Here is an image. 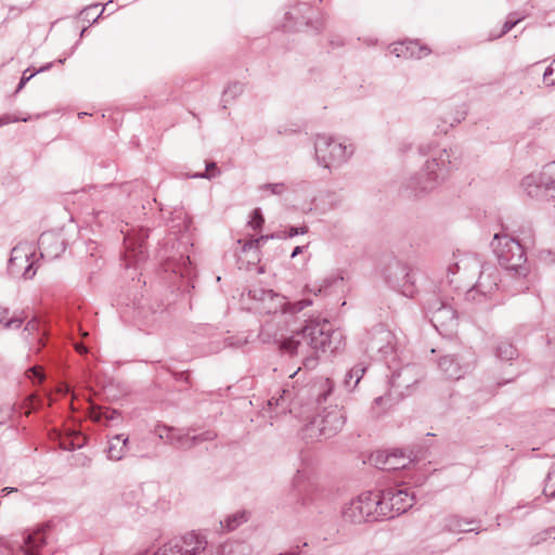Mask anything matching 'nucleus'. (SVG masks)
Here are the masks:
<instances>
[{"mask_svg":"<svg viewBox=\"0 0 555 555\" xmlns=\"http://www.w3.org/2000/svg\"><path fill=\"white\" fill-rule=\"evenodd\" d=\"M170 229L175 232L181 233L186 232L191 228V219L186 217V215L182 210L176 211L175 218L171 220Z\"/></svg>","mask_w":555,"mask_h":555,"instance_id":"nucleus-32","label":"nucleus"},{"mask_svg":"<svg viewBox=\"0 0 555 555\" xmlns=\"http://www.w3.org/2000/svg\"><path fill=\"white\" fill-rule=\"evenodd\" d=\"M387 499H389V492H387L386 489L380 493H374V502L376 505L373 507L376 521L393 518V513L389 509L391 501Z\"/></svg>","mask_w":555,"mask_h":555,"instance_id":"nucleus-23","label":"nucleus"},{"mask_svg":"<svg viewBox=\"0 0 555 555\" xmlns=\"http://www.w3.org/2000/svg\"><path fill=\"white\" fill-rule=\"evenodd\" d=\"M258 337L263 344H278L283 353L301 357L308 370L317 366L320 351L335 352L343 346V333L334 330L326 319L310 320L289 337H278L274 324L267 322L261 326Z\"/></svg>","mask_w":555,"mask_h":555,"instance_id":"nucleus-1","label":"nucleus"},{"mask_svg":"<svg viewBox=\"0 0 555 555\" xmlns=\"http://www.w3.org/2000/svg\"><path fill=\"white\" fill-rule=\"evenodd\" d=\"M244 91V85L241 82L230 83L225 90L223 91V102H228L229 100H234L236 96L242 94Z\"/></svg>","mask_w":555,"mask_h":555,"instance_id":"nucleus-35","label":"nucleus"},{"mask_svg":"<svg viewBox=\"0 0 555 555\" xmlns=\"http://www.w3.org/2000/svg\"><path fill=\"white\" fill-rule=\"evenodd\" d=\"M463 271L479 273L477 282L465 294V299L473 302H482L498 288L499 274L496 268L483 263L476 255H466L448 267V278Z\"/></svg>","mask_w":555,"mask_h":555,"instance_id":"nucleus-4","label":"nucleus"},{"mask_svg":"<svg viewBox=\"0 0 555 555\" xmlns=\"http://www.w3.org/2000/svg\"><path fill=\"white\" fill-rule=\"evenodd\" d=\"M38 248L41 258L53 260L64 253L66 244L61 233L50 231L40 235Z\"/></svg>","mask_w":555,"mask_h":555,"instance_id":"nucleus-16","label":"nucleus"},{"mask_svg":"<svg viewBox=\"0 0 555 555\" xmlns=\"http://www.w3.org/2000/svg\"><path fill=\"white\" fill-rule=\"evenodd\" d=\"M91 417L95 422L105 421V424H109L111 422L119 421L121 418L120 412L117 410L111 409H96L91 412Z\"/></svg>","mask_w":555,"mask_h":555,"instance_id":"nucleus-31","label":"nucleus"},{"mask_svg":"<svg viewBox=\"0 0 555 555\" xmlns=\"http://www.w3.org/2000/svg\"><path fill=\"white\" fill-rule=\"evenodd\" d=\"M50 525L44 524L38 530L26 534L24 542L26 544L25 555H37V551L46 544V531Z\"/></svg>","mask_w":555,"mask_h":555,"instance_id":"nucleus-22","label":"nucleus"},{"mask_svg":"<svg viewBox=\"0 0 555 555\" xmlns=\"http://www.w3.org/2000/svg\"><path fill=\"white\" fill-rule=\"evenodd\" d=\"M207 547L206 537L192 531L165 543L153 555H197L206 552Z\"/></svg>","mask_w":555,"mask_h":555,"instance_id":"nucleus-10","label":"nucleus"},{"mask_svg":"<svg viewBox=\"0 0 555 555\" xmlns=\"http://www.w3.org/2000/svg\"><path fill=\"white\" fill-rule=\"evenodd\" d=\"M543 493L546 496L555 498V464H553L547 473L545 479V486L543 489Z\"/></svg>","mask_w":555,"mask_h":555,"instance_id":"nucleus-36","label":"nucleus"},{"mask_svg":"<svg viewBox=\"0 0 555 555\" xmlns=\"http://www.w3.org/2000/svg\"><path fill=\"white\" fill-rule=\"evenodd\" d=\"M278 393V396L274 395L268 400V405L280 408L281 411H285L295 398V389L282 388Z\"/></svg>","mask_w":555,"mask_h":555,"instance_id":"nucleus-26","label":"nucleus"},{"mask_svg":"<svg viewBox=\"0 0 555 555\" xmlns=\"http://www.w3.org/2000/svg\"><path fill=\"white\" fill-rule=\"evenodd\" d=\"M220 173V170L217 167V164L215 162H209L206 164V170L205 172H199L194 175V178H201V179H211Z\"/></svg>","mask_w":555,"mask_h":555,"instance_id":"nucleus-40","label":"nucleus"},{"mask_svg":"<svg viewBox=\"0 0 555 555\" xmlns=\"http://www.w3.org/2000/svg\"><path fill=\"white\" fill-rule=\"evenodd\" d=\"M346 423V413L338 405L324 406L301 428L302 439L309 441L327 439L341 430Z\"/></svg>","mask_w":555,"mask_h":555,"instance_id":"nucleus-6","label":"nucleus"},{"mask_svg":"<svg viewBox=\"0 0 555 555\" xmlns=\"http://www.w3.org/2000/svg\"><path fill=\"white\" fill-rule=\"evenodd\" d=\"M365 352L376 361H385L388 369L391 370V387H410L413 383L411 373L413 367L404 365L400 369H392L391 362L397 358V341L395 334L384 324H377L366 332L363 339Z\"/></svg>","mask_w":555,"mask_h":555,"instance_id":"nucleus-3","label":"nucleus"},{"mask_svg":"<svg viewBox=\"0 0 555 555\" xmlns=\"http://www.w3.org/2000/svg\"><path fill=\"white\" fill-rule=\"evenodd\" d=\"M274 298H268L267 302L257 306L260 312L273 314L274 318H282L285 314H295L300 312L312 302L309 299L298 300L296 302H288L286 298L278 293H273Z\"/></svg>","mask_w":555,"mask_h":555,"instance_id":"nucleus-12","label":"nucleus"},{"mask_svg":"<svg viewBox=\"0 0 555 555\" xmlns=\"http://www.w3.org/2000/svg\"><path fill=\"white\" fill-rule=\"evenodd\" d=\"M37 326V322L35 320H31L29 321L26 326H25V331H33L35 330Z\"/></svg>","mask_w":555,"mask_h":555,"instance_id":"nucleus-58","label":"nucleus"},{"mask_svg":"<svg viewBox=\"0 0 555 555\" xmlns=\"http://www.w3.org/2000/svg\"><path fill=\"white\" fill-rule=\"evenodd\" d=\"M173 428L175 427H172V426H168L165 424H158L155 427V433L157 434L159 439L164 440L166 443H169V440L171 438L170 436L173 433Z\"/></svg>","mask_w":555,"mask_h":555,"instance_id":"nucleus-42","label":"nucleus"},{"mask_svg":"<svg viewBox=\"0 0 555 555\" xmlns=\"http://www.w3.org/2000/svg\"><path fill=\"white\" fill-rule=\"evenodd\" d=\"M526 16H517V13H509L507 20L505 21L502 31L498 35V38L504 36L509 30H512L520 21H522Z\"/></svg>","mask_w":555,"mask_h":555,"instance_id":"nucleus-38","label":"nucleus"},{"mask_svg":"<svg viewBox=\"0 0 555 555\" xmlns=\"http://www.w3.org/2000/svg\"><path fill=\"white\" fill-rule=\"evenodd\" d=\"M33 255L30 250L26 251L22 246L14 247L8 263L10 274H22L25 279H31L36 273L33 270L34 262H29V257Z\"/></svg>","mask_w":555,"mask_h":555,"instance_id":"nucleus-14","label":"nucleus"},{"mask_svg":"<svg viewBox=\"0 0 555 555\" xmlns=\"http://www.w3.org/2000/svg\"><path fill=\"white\" fill-rule=\"evenodd\" d=\"M495 357L502 362H511L518 357L517 349L507 340H501L495 346Z\"/></svg>","mask_w":555,"mask_h":555,"instance_id":"nucleus-28","label":"nucleus"},{"mask_svg":"<svg viewBox=\"0 0 555 555\" xmlns=\"http://www.w3.org/2000/svg\"><path fill=\"white\" fill-rule=\"evenodd\" d=\"M286 185L283 182L266 183L258 186L260 192H270L272 195H282L286 191Z\"/></svg>","mask_w":555,"mask_h":555,"instance_id":"nucleus-39","label":"nucleus"},{"mask_svg":"<svg viewBox=\"0 0 555 555\" xmlns=\"http://www.w3.org/2000/svg\"><path fill=\"white\" fill-rule=\"evenodd\" d=\"M308 232V227L307 225H301V227H289L287 230L285 231H279L278 233H282L284 234L287 238V237H294L296 235H299V234H306Z\"/></svg>","mask_w":555,"mask_h":555,"instance_id":"nucleus-45","label":"nucleus"},{"mask_svg":"<svg viewBox=\"0 0 555 555\" xmlns=\"http://www.w3.org/2000/svg\"><path fill=\"white\" fill-rule=\"evenodd\" d=\"M393 269L396 270V275H400L401 278L397 276L396 281H390L395 287H401L402 294L405 296H412L413 295V281L411 280V273L408 270L405 266H402L399 262H396Z\"/></svg>","mask_w":555,"mask_h":555,"instance_id":"nucleus-24","label":"nucleus"},{"mask_svg":"<svg viewBox=\"0 0 555 555\" xmlns=\"http://www.w3.org/2000/svg\"><path fill=\"white\" fill-rule=\"evenodd\" d=\"M149 237V230L141 229L139 234L134 237L131 234L125 235L126 248L133 253V257H138L143 254L144 242Z\"/></svg>","mask_w":555,"mask_h":555,"instance_id":"nucleus-25","label":"nucleus"},{"mask_svg":"<svg viewBox=\"0 0 555 555\" xmlns=\"http://www.w3.org/2000/svg\"><path fill=\"white\" fill-rule=\"evenodd\" d=\"M53 63H48L44 66H41L39 69L35 70L36 75L42 72H46L52 67Z\"/></svg>","mask_w":555,"mask_h":555,"instance_id":"nucleus-59","label":"nucleus"},{"mask_svg":"<svg viewBox=\"0 0 555 555\" xmlns=\"http://www.w3.org/2000/svg\"><path fill=\"white\" fill-rule=\"evenodd\" d=\"M418 153L427 159L420 172L402 182L400 191L408 198H418L430 193L460 165L456 149L440 147L436 142L422 143Z\"/></svg>","mask_w":555,"mask_h":555,"instance_id":"nucleus-2","label":"nucleus"},{"mask_svg":"<svg viewBox=\"0 0 555 555\" xmlns=\"http://www.w3.org/2000/svg\"><path fill=\"white\" fill-rule=\"evenodd\" d=\"M315 158L319 165L332 169L347 163L353 154L352 145L336 141L333 137L318 134L314 140Z\"/></svg>","mask_w":555,"mask_h":555,"instance_id":"nucleus-7","label":"nucleus"},{"mask_svg":"<svg viewBox=\"0 0 555 555\" xmlns=\"http://www.w3.org/2000/svg\"><path fill=\"white\" fill-rule=\"evenodd\" d=\"M1 491L4 492V493H11V492L17 491V489L16 488L7 487V488H3Z\"/></svg>","mask_w":555,"mask_h":555,"instance_id":"nucleus-61","label":"nucleus"},{"mask_svg":"<svg viewBox=\"0 0 555 555\" xmlns=\"http://www.w3.org/2000/svg\"><path fill=\"white\" fill-rule=\"evenodd\" d=\"M438 367L446 378L455 380L462 378L468 370V366L462 364L459 358L454 354L441 357L438 360Z\"/></svg>","mask_w":555,"mask_h":555,"instance_id":"nucleus-19","label":"nucleus"},{"mask_svg":"<svg viewBox=\"0 0 555 555\" xmlns=\"http://www.w3.org/2000/svg\"><path fill=\"white\" fill-rule=\"evenodd\" d=\"M176 380L189 383L190 373L188 371L176 372L173 374Z\"/></svg>","mask_w":555,"mask_h":555,"instance_id":"nucleus-53","label":"nucleus"},{"mask_svg":"<svg viewBox=\"0 0 555 555\" xmlns=\"http://www.w3.org/2000/svg\"><path fill=\"white\" fill-rule=\"evenodd\" d=\"M461 118L462 117H456L453 120H442V125H438L437 128L440 132L447 133L449 128H452L461 122Z\"/></svg>","mask_w":555,"mask_h":555,"instance_id":"nucleus-49","label":"nucleus"},{"mask_svg":"<svg viewBox=\"0 0 555 555\" xmlns=\"http://www.w3.org/2000/svg\"><path fill=\"white\" fill-rule=\"evenodd\" d=\"M390 507L389 509L393 513V518L405 513L415 503L414 492H410L408 489L388 488Z\"/></svg>","mask_w":555,"mask_h":555,"instance_id":"nucleus-17","label":"nucleus"},{"mask_svg":"<svg viewBox=\"0 0 555 555\" xmlns=\"http://www.w3.org/2000/svg\"><path fill=\"white\" fill-rule=\"evenodd\" d=\"M286 236L282 233H272L269 235H261L258 238H253L251 244L256 245V249H259L266 242H268L270 238H285Z\"/></svg>","mask_w":555,"mask_h":555,"instance_id":"nucleus-44","label":"nucleus"},{"mask_svg":"<svg viewBox=\"0 0 555 555\" xmlns=\"http://www.w3.org/2000/svg\"><path fill=\"white\" fill-rule=\"evenodd\" d=\"M77 350L79 352H86L87 351V349L83 346H77Z\"/></svg>","mask_w":555,"mask_h":555,"instance_id":"nucleus-63","label":"nucleus"},{"mask_svg":"<svg viewBox=\"0 0 555 555\" xmlns=\"http://www.w3.org/2000/svg\"><path fill=\"white\" fill-rule=\"evenodd\" d=\"M498 261L519 284L516 292H524L529 288L526 278L529 273L527 256L524 246L518 240L507 234H495L491 243Z\"/></svg>","mask_w":555,"mask_h":555,"instance_id":"nucleus-5","label":"nucleus"},{"mask_svg":"<svg viewBox=\"0 0 555 555\" xmlns=\"http://www.w3.org/2000/svg\"><path fill=\"white\" fill-rule=\"evenodd\" d=\"M519 235H522L524 240H532L533 237V231L530 225H528L526 229H520L516 231Z\"/></svg>","mask_w":555,"mask_h":555,"instance_id":"nucleus-52","label":"nucleus"},{"mask_svg":"<svg viewBox=\"0 0 555 555\" xmlns=\"http://www.w3.org/2000/svg\"><path fill=\"white\" fill-rule=\"evenodd\" d=\"M375 505L374 493L363 492L344 507L343 517L352 524L376 521L373 507Z\"/></svg>","mask_w":555,"mask_h":555,"instance_id":"nucleus-11","label":"nucleus"},{"mask_svg":"<svg viewBox=\"0 0 555 555\" xmlns=\"http://www.w3.org/2000/svg\"><path fill=\"white\" fill-rule=\"evenodd\" d=\"M191 429H189L186 433L182 431L181 429L173 428V433L171 434V438L169 440L170 446L183 449V450H190L193 448L192 444V436L190 435Z\"/></svg>","mask_w":555,"mask_h":555,"instance_id":"nucleus-27","label":"nucleus"},{"mask_svg":"<svg viewBox=\"0 0 555 555\" xmlns=\"http://www.w3.org/2000/svg\"><path fill=\"white\" fill-rule=\"evenodd\" d=\"M476 519H465L457 515H448L439 520L438 532H449V533H461V532H476L479 533L480 530L477 528H465L467 525L476 524Z\"/></svg>","mask_w":555,"mask_h":555,"instance_id":"nucleus-18","label":"nucleus"},{"mask_svg":"<svg viewBox=\"0 0 555 555\" xmlns=\"http://www.w3.org/2000/svg\"><path fill=\"white\" fill-rule=\"evenodd\" d=\"M323 283H324V284H322V285L313 286V287L311 288V292H313V293H314V295L321 294V293L323 292V289L327 288V287H328V285H330V283H328L327 281H324Z\"/></svg>","mask_w":555,"mask_h":555,"instance_id":"nucleus-55","label":"nucleus"},{"mask_svg":"<svg viewBox=\"0 0 555 555\" xmlns=\"http://www.w3.org/2000/svg\"><path fill=\"white\" fill-rule=\"evenodd\" d=\"M129 446V438L124 435H115L108 440V446L106 449L107 457L112 461H120L122 460L127 452Z\"/></svg>","mask_w":555,"mask_h":555,"instance_id":"nucleus-21","label":"nucleus"},{"mask_svg":"<svg viewBox=\"0 0 555 555\" xmlns=\"http://www.w3.org/2000/svg\"><path fill=\"white\" fill-rule=\"evenodd\" d=\"M36 75L35 72H31L29 73V68L26 69L24 73H23V76L18 82V86L16 88V93L20 92L24 87L25 85Z\"/></svg>","mask_w":555,"mask_h":555,"instance_id":"nucleus-50","label":"nucleus"},{"mask_svg":"<svg viewBox=\"0 0 555 555\" xmlns=\"http://www.w3.org/2000/svg\"><path fill=\"white\" fill-rule=\"evenodd\" d=\"M20 119L18 118H10V116H3V117H0V127L3 126V125H7L9 122H15V121H18ZM23 121H26L27 119L26 118H23L22 119Z\"/></svg>","mask_w":555,"mask_h":555,"instance_id":"nucleus-56","label":"nucleus"},{"mask_svg":"<svg viewBox=\"0 0 555 555\" xmlns=\"http://www.w3.org/2000/svg\"><path fill=\"white\" fill-rule=\"evenodd\" d=\"M386 400H388V399H387V398H385V397L379 396V397H377V398H375V399H374V404H375V405H379V404H382V403H383L384 401H386Z\"/></svg>","mask_w":555,"mask_h":555,"instance_id":"nucleus-60","label":"nucleus"},{"mask_svg":"<svg viewBox=\"0 0 555 555\" xmlns=\"http://www.w3.org/2000/svg\"><path fill=\"white\" fill-rule=\"evenodd\" d=\"M333 387H334L333 382L330 378H326L322 382L321 389L317 397V401H318L319 405L326 402L327 397L332 393Z\"/></svg>","mask_w":555,"mask_h":555,"instance_id":"nucleus-37","label":"nucleus"},{"mask_svg":"<svg viewBox=\"0 0 555 555\" xmlns=\"http://www.w3.org/2000/svg\"><path fill=\"white\" fill-rule=\"evenodd\" d=\"M95 8H98V4L86 8L81 13H87L88 14L92 9H95Z\"/></svg>","mask_w":555,"mask_h":555,"instance_id":"nucleus-62","label":"nucleus"},{"mask_svg":"<svg viewBox=\"0 0 555 555\" xmlns=\"http://www.w3.org/2000/svg\"><path fill=\"white\" fill-rule=\"evenodd\" d=\"M312 9L308 3H299L285 13V22L283 27L287 31H300L306 27H312L319 31L322 27L321 23L313 24Z\"/></svg>","mask_w":555,"mask_h":555,"instance_id":"nucleus-13","label":"nucleus"},{"mask_svg":"<svg viewBox=\"0 0 555 555\" xmlns=\"http://www.w3.org/2000/svg\"><path fill=\"white\" fill-rule=\"evenodd\" d=\"M237 243L243 244L242 251H244V253L251 250V249H256V245L251 244V240H248V241L238 240Z\"/></svg>","mask_w":555,"mask_h":555,"instance_id":"nucleus-54","label":"nucleus"},{"mask_svg":"<svg viewBox=\"0 0 555 555\" xmlns=\"http://www.w3.org/2000/svg\"><path fill=\"white\" fill-rule=\"evenodd\" d=\"M23 324V320L20 318H12L9 321L2 323V327L4 330L9 328H20Z\"/></svg>","mask_w":555,"mask_h":555,"instance_id":"nucleus-51","label":"nucleus"},{"mask_svg":"<svg viewBox=\"0 0 555 555\" xmlns=\"http://www.w3.org/2000/svg\"><path fill=\"white\" fill-rule=\"evenodd\" d=\"M248 547L242 542H225L217 547L216 555H247Z\"/></svg>","mask_w":555,"mask_h":555,"instance_id":"nucleus-29","label":"nucleus"},{"mask_svg":"<svg viewBox=\"0 0 555 555\" xmlns=\"http://www.w3.org/2000/svg\"><path fill=\"white\" fill-rule=\"evenodd\" d=\"M217 438V434L212 430H206L198 435H192V444L193 448L198 446L204 441H212Z\"/></svg>","mask_w":555,"mask_h":555,"instance_id":"nucleus-41","label":"nucleus"},{"mask_svg":"<svg viewBox=\"0 0 555 555\" xmlns=\"http://www.w3.org/2000/svg\"><path fill=\"white\" fill-rule=\"evenodd\" d=\"M554 489H555V478L551 482V488H550L548 492L554 490Z\"/></svg>","mask_w":555,"mask_h":555,"instance_id":"nucleus-64","label":"nucleus"},{"mask_svg":"<svg viewBox=\"0 0 555 555\" xmlns=\"http://www.w3.org/2000/svg\"><path fill=\"white\" fill-rule=\"evenodd\" d=\"M28 377L34 382L42 383L46 378L41 366L35 365L28 370Z\"/></svg>","mask_w":555,"mask_h":555,"instance_id":"nucleus-46","label":"nucleus"},{"mask_svg":"<svg viewBox=\"0 0 555 555\" xmlns=\"http://www.w3.org/2000/svg\"><path fill=\"white\" fill-rule=\"evenodd\" d=\"M247 521V515L245 512H237L231 516H228L224 521H220V526L225 528L228 531L236 529L240 525Z\"/></svg>","mask_w":555,"mask_h":555,"instance_id":"nucleus-33","label":"nucleus"},{"mask_svg":"<svg viewBox=\"0 0 555 555\" xmlns=\"http://www.w3.org/2000/svg\"><path fill=\"white\" fill-rule=\"evenodd\" d=\"M373 461L382 470H398L408 467L412 462L411 455L406 454L402 450L395 449L390 452H377Z\"/></svg>","mask_w":555,"mask_h":555,"instance_id":"nucleus-15","label":"nucleus"},{"mask_svg":"<svg viewBox=\"0 0 555 555\" xmlns=\"http://www.w3.org/2000/svg\"><path fill=\"white\" fill-rule=\"evenodd\" d=\"M528 196L532 198H555V162L543 166L539 176H527L521 182Z\"/></svg>","mask_w":555,"mask_h":555,"instance_id":"nucleus-9","label":"nucleus"},{"mask_svg":"<svg viewBox=\"0 0 555 555\" xmlns=\"http://www.w3.org/2000/svg\"><path fill=\"white\" fill-rule=\"evenodd\" d=\"M553 534H554V529L553 528L546 529V530L540 532L539 534L534 535L532 538V543L533 544H539L542 541H545V540H547L550 538L554 539Z\"/></svg>","mask_w":555,"mask_h":555,"instance_id":"nucleus-48","label":"nucleus"},{"mask_svg":"<svg viewBox=\"0 0 555 555\" xmlns=\"http://www.w3.org/2000/svg\"><path fill=\"white\" fill-rule=\"evenodd\" d=\"M426 312L433 326L442 335L451 336L457 326L455 308L448 299L433 297L427 301Z\"/></svg>","mask_w":555,"mask_h":555,"instance_id":"nucleus-8","label":"nucleus"},{"mask_svg":"<svg viewBox=\"0 0 555 555\" xmlns=\"http://www.w3.org/2000/svg\"><path fill=\"white\" fill-rule=\"evenodd\" d=\"M304 248L305 246H296L291 254V258H295L297 255L302 253Z\"/></svg>","mask_w":555,"mask_h":555,"instance_id":"nucleus-57","label":"nucleus"},{"mask_svg":"<svg viewBox=\"0 0 555 555\" xmlns=\"http://www.w3.org/2000/svg\"><path fill=\"white\" fill-rule=\"evenodd\" d=\"M544 81L550 86H555V60L545 69L543 74Z\"/></svg>","mask_w":555,"mask_h":555,"instance_id":"nucleus-47","label":"nucleus"},{"mask_svg":"<svg viewBox=\"0 0 555 555\" xmlns=\"http://www.w3.org/2000/svg\"><path fill=\"white\" fill-rule=\"evenodd\" d=\"M273 293L274 292L272 289H266L261 286H255L248 291V296L249 298L261 305L262 302H267L268 298H274Z\"/></svg>","mask_w":555,"mask_h":555,"instance_id":"nucleus-34","label":"nucleus"},{"mask_svg":"<svg viewBox=\"0 0 555 555\" xmlns=\"http://www.w3.org/2000/svg\"><path fill=\"white\" fill-rule=\"evenodd\" d=\"M263 222H264V218L262 216L261 209L260 208H255L253 210L251 218L248 221V224L254 230H258V229H260L262 227Z\"/></svg>","mask_w":555,"mask_h":555,"instance_id":"nucleus-43","label":"nucleus"},{"mask_svg":"<svg viewBox=\"0 0 555 555\" xmlns=\"http://www.w3.org/2000/svg\"><path fill=\"white\" fill-rule=\"evenodd\" d=\"M365 366H363L362 364H357L354 365L352 369H350L347 373H346V376L344 378V386L348 389V390H352L356 388V386L359 384V382L361 380L364 372H365Z\"/></svg>","mask_w":555,"mask_h":555,"instance_id":"nucleus-30","label":"nucleus"},{"mask_svg":"<svg viewBox=\"0 0 555 555\" xmlns=\"http://www.w3.org/2000/svg\"><path fill=\"white\" fill-rule=\"evenodd\" d=\"M390 53L397 57L403 59H421L428 54L425 47H421L416 41L399 42L390 48Z\"/></svg>","mask_w":555,"mask_h":555,"instance_id":"nucleus-20","label":"nucleus"}]
</instances>
